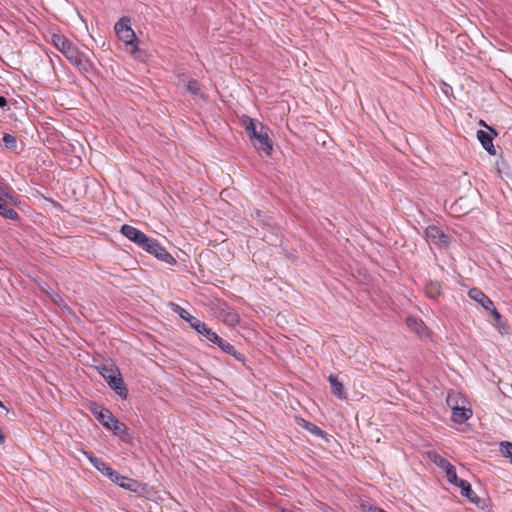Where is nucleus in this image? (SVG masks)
I'll return each mask as SVG.
<instances>
[{"label": "nucleus", "mask_w": 512, "mask_h": 512, "mask_svg": "<svg viewBox=\"0 0 512 512\" xmlns=\"http://www.w3.org/2000/svg\"><path fill=\"white\" fill-rule=\"evenodd\" d=\"M115 32L118 38L127 45H132L134 41H137L135 32L130 26V19L128 17H122L115 24Z\"/></svg>", "instance_id": "obj_7"}, {"label": "nucleus", "mask_w": 512, "mask_h": 512, "mask_svg": "<svg viewBox=\"0 0 512 512\" xmlns=\"http://www.w3.org/2000/svg\"><path fill=\"white\" fill-rule=\"evenodd\" d=\"M243 124L245 125V130L250 140L260 133V131H257L255 120L249 116H243Z\"/></svg>", "instance_id": "obj_20"}, {"label": "nucleus", "mask_w": 512, "mask_h": 512, "mask_svg": "<svg viewBox=\"0 0 512 512\" xmlns=\"http://www.w3.org/2000/svg\"><path fill=\"white\" fill-rule=\"evenodd\" d=\"M468 296L481 305L487 312L494 307L493 301L479 288H471L468 291Z\"/></svg>", "instance_id": "obj_13"}, {"label": "nucleus", "mask_w": 512, "mask_h": 512, "mask_svg": "<svg viewBox=\"0 0 512 512\" xmlns=\"http://www.w3.org/2000/svg\"><path fill=\"white\" fill-rule=\"evenodd\" d=\"M84 455L87 457L89 462L94 466V468H99L100 464L103 462L102 459L94 456L93 453L84 452Z\"/></svg>", "instance_id": "obj_30"}, {"label": "nucleus", "mask_w": 512, "mask_h": 512, "mask_svg": "<svg viewBox=\"0 0 512 512\" xmlns=\"http://www.w3.org/2000/svg\"><path fill=\"white\" fill-rule=\"evenodd\" d=\"M143 249L169 265L176 264L175 258L156 239L150 238V242H147Z\"/></svg>", "instance_id": "obj_6"}, {"label": "nucleus", "mask_w": 512, "mask_h": 512, "mask_svg": "<svg viewBox=\"0 0 512 512\" xmlns=\"http://www.w3.org/2000/svg\"><path fill=\"white\" fill-rule=\"evenodd\" d=\"M9 200L12 204H17V199L13 196V189L6 185L0 184V202Z\"/></svg>", "instance_id": "obj_21"}, {"label": "nucleus", "mask_w": 512, "mask_h": 512, "mask_svg": "<svg viewBox=\"0 0 512 512\" xmlns=\"http://www.w3.org/2000/svg\"><path fill=\"white\" fill-rule=\"evenodd\" d=\"M186 88H187V91L192 95L200 96V97L204 96V94L201 91L200 83L195 79L189 80L186 85Z\"/></svg>", "instance_id": "obj_25"}, {"label": "nucleus", "mask_w": 512, "mask_h": 512, "mask_svg": "<svg viewBox=\"0 0 512 512\" xmlns=\"http://www.w3.org/2000/svg\"><path fill=\"white\" fill-rule=\"evenodd\" d=\"M99 374L105 379L109 387L123 399L127 398V388L118 370L113 365H99L95 367Z\"/></svg>", "instance_id": "obj_3"}, {"label": "nucleus", "mask_w": 512, "mask_h": 512, "mask_svg": "<svg viewBox=\"0 0 512 512\" xmlns=\"http://www.w3.org/2000/svg\"><path fill=\"white\" fill-rule=\"evenodd\" d=\"M260 133L251 139L253 146L263 155L270 156L273 150L272 142L267 134V132H263L266 127L260 124Z\"/></svg>", "instance_id": "obj_9"}, {"label": "nucleus", "mask_w": 512, "mask_h": 512, "mask_svg": "<svg viewBox=\"0 0 512 512\" xmlns=\"http://www.w3.org/2000/svg\"><path fill=\"white\" fill-rule=\"evenodd\" d=\"M0 215L9 220H18L20 217L18 212L8 207L4 201L0 202Z\"/></svg>", "instance_id": "obj_22"}, {"label": "nucleus", "mask_w": 512, "mask_h": 512, "mask_svg": "<svg viewBox=\"0 0 512 512\" xmlns=\"http://www.w3.org/2000/svg\"><path fill=\"white\" fill-rule=\"evenodd\" d=\"M173 311H175L176 313L179 314V316L185 320L186 322L189 323L190 327L192 329H194L197 333L201 334V332L205 329V327L207 326L204 322H202L201 320H199L198 318L192 316L189 314V312H187L185 309H183L182 307H180L179 305L175 304V303H171L170 304Z\"/></svg>", "instance_id": "obj_11"}, {"label": "nucleus", "mask_w": 512, "mask_h": 512, "mask_svg": "<svg viewBox=\"0 0 512 512\" xmlns=\"http://www.w3.org/2000/svg\"><path fill=\"white\" fill-rule=\"evenodd\" d=\"M120 232L123 236H125L127 239L134 242L141 248H144L147 242H150V238L145 233L131 225H122Z\"/></svg>", "instance_id": "obj_8"}, {"label": "nucleus", "mask_w": 512, "mask_h": 512, "mask_svg": "<svg viewBox=\"0 0 512 512\" xmlns=\"http://www.w3.org/2000/svg\"><path fill=\"white\" fill-rule=\"evenodd\" d=\"M2 145L10 151H16L18 146L17 139L12 134L4 133L2 138Z\"/></svg>", "instance_id": "obj_24"}, {"label": "nucleus", "mask_w": 512, "mask_h": 512, "mask_svg": "<svg viewBox=\"0 0 512 512\" xmlns=\"http://www.w3.org/2000/svg\"><path fill=\"white\" fill-rule=\"evenodd\" d=\"M472 416V411L464 407H452V419L456 423H464Z\"/></svg>", "instance_id": "obj_17"}, {"label": "nucleus", "mask_w": 512, "mask_h": 512, "mask_svg": "<svg viewBox=\"0 0 512 512\" xmlns=\"http://www.w3.org/2000/svg\"><path fill=\"white\" fill-rule=\"evenodd\" d=\"M302 422L303 423L301 424V426L304 429H306L307 431H309L310 433H312L313 435H315L317 437H321V438H324L326 436L325 431H323L320 427H318L314 423L306 421L304 419H302Z\"/></svg>", "instance_id": "obj_23"}, {"label": "nucleus", "mask_w": 512, "mask_h": 512, "mask_svg": "<svg viewBox=\"0 0 512 512\" xmlns=\"http://www.w3.org/2000/svg\"><path fill=\"white\" fill-rule=\"evenodd\" d=\"M451 401H452L451 396H448V399H447V403H448V405H451Z\"/></svg>", "instance_id": "obj_36"}, {"label": "nucleus", "mask_w": 512, "mask_h": 512, "mask_svg": "<svg viewBox=\"0 0 512 512\" xmlns=\"http://www.w3.org/2000/svg\"><path fill=\"white\" fill-rule=\"evenodd\" d=\"M510 460H511V463H512V457L510 458Z\"/></svg>", "instance_id": "obj_38"}, {"label": "nucleus", "mask_w": 512, "mask_h": 512, "mask_svg": "<svg viewBox=\"0 0 512 512\" xmlns=\"http://www.w3.org/2000/svg\"><path fill=\"white\" fill-rule=\"evenodd\" d=\"M51 42L81 74L87 76L93 72L94 64L88 54L81 51L66 36L52 34Z\"/></svg>", "instance_id": "obj_1"}, {"label": "nucleus", "mask_w": 512, "mask_h": 512, "mask_svg": "<svg viewBox=\"0 0 512 512\" xmlns=\"http://www.w3.org/2000/svg\"><path fill=\"white\" fill-rule=\"evenodd\" d=\"M281 512H296V511L291 510V509L282 508Z\"/></svg>", "instance_id": "obj_35"}, {"label": "nucleus", "mask_w": 512, "mask_h": 512, "mask_svg": "<svg viewBox=\"0 0 512 512\" xmlns=\"http://www.w3.org/2000/svg\"><path fill=\"white\" fill-rule=\"evenodd\" d=\"M88 410L104 427L111 430L121 440L128 441L131 438L128 426L120 422L109 409L96 402H90Z\"/></svg>", "instance_id": "obj_2"}, {"label": "nucleus", "mask_w": 512, "mask_h": 512, "mask_svg": "<svg viewBox=\"0 0 512 512\" xmlns=\"http://www.w3.org/2000/svg\"><path fill=\"white\" fill-rule=\"evenodd\" d=\"M424 235L426 241L430 245H434L438 248H447L450 244L449 236L445 234L438 226H428L424 231Z\"/></svg>", "instance_id": "obj_5"}, {"label": "nucleus", "mask_w": 512, "mask_h": 512, "mask_svg": "<svg viewBox=\"0 0 512 512\" xmlns=\"http://www.w3.org/2000/svg\"><path fill=\"white\" fill-rule=\"evenodd\" d=\"M487 129L489 130V132H490L489 134H490V135H491V134H493L494 136H497V135H498L497 131H496L494 128H492V127H487Z\"/></svg>", "instance_id": "obj_33"}, {"label": "nucleus", "mask_w": 512, "mask_h": 512, "mask_svg": "<svg viewBox=\"0 0 512 512\" xmlns=\"http://www.w3.org/2000/svg\"><path fill=\"white\" fill-rule=\"evenodd\" d=\"M477 139L481 143L482 147L490 154L495 155V148L493 144V138L492 136L484 131V130H478L477 131Z\"/></svg>", "instance_id": "obj_16"}, {"label": "nucleus", "mask_w": 512, "mask_h": 512, "mask_svg": "<svg viewBox=\"0 0 512 512\" xmlns=\"http://www.w3.org/2000/svg\"><path fill=\"white\" fill-rule=\"evenodd\" d=\"M96 469L108 478L112 477L116 471L104 461L100 464L99 468Z\"/></svg>", "instance_id": "obj_28"}, {"label": "nucleus", "mask_w": 512, "mask_h": 512, "mask_svg": "<svg viewBox=\"0 0 512 512\" xmlns=\"http://www.w3.org/2000/svg\"><path fill=\"white\" fill-rule=\"evenodd\" d=\"M0 407L6 408L1 400H0Z\"/></svg>", "instance_id": "obj_37"}, {"label": "nucleus", "mask_w": 512, "mask_h": 512, "mask_svg": "<svg viewBox=\"0 0 512 512\" xmlns=\"http://www.w3.org/2000/svg\"><path fill=\"white\" fill-rule=\"evenodd\" d=\"M332 394L339 399H346L347 395L342 382H340L336 375L330 374L328 377Z\"/></svg>", "instance_id": "obj_15"}, {"label": "nucleus", "mask_w": 512, "mask_h": 512, "mask_svg": "<svg viewBox=\"0 0 512 512\" xmlns=\"http://www.w3.org/2000/svg\"><path fill=\"white\" fill-rule=\"evenodd\" d=\"M407 325L409 327L414 326L415 330L419 332V327H422L423 323L415 318H408L407 319Z\"/></svg>", "instance_id": "obj_31"}, {"label": "nucleus", "mask_w": 512, "mask_h": 512, "mask_svg": "<svg viewBox=\"0 0 512 512\" xmlns=\"http://www.w3.org/2000/svg\"><path fill=\"white\" fill-rule=\"evenodd\" d=\"M500 451L504 457L510 459L512 457V443L508 441L501 442Z\"/></svg>", "instance_id": "obj_29"}, {"label": "nucleus", "mask_w": 512, "mask_h": 512, "mask_svg": "<svg viewBox=\"0 0 512 512\" xmlns=\"http://www.w3.org/2000/svg\"><path fill=\"white\" fill-rule=\"evenodd\" d=\"M489 315L493 318V326H495L500 333L507 332L508 326L503 319L502 315L497 311L495 307L488 311Z\"/></svg>", "instance_id": "obj_18"}, {"label": "nucleus", "mask_w": 512, "mask_h": 512, "mask_svg": "<svg viewBox=\"0 0 512 512\" xmlns=\"http://www.w3.org/2000/svg\"><path fill=\"white\" fill-rule=\"evenodd\" d=\"M225 323L235 326L240 322V316L235 311H229L224 318Z\"/></svg>", "instance_id": "obj_27"}, {"label": "nucleus", "mask_w": 512, "mask_h": 512, "mask_svg": "<svg viewBox=\"0 0 512 512\" xmlns=\"http://www.w3.org/2000/svg\"><path fill=\"white\" fill-rule=\"evenodd\" d=\"M425 293L432 300H438L441 296V285L438 281H428L425 285Z\"/></svg>", "instance_id": "obj_19"}, {"label": "nucleus", "mask_w": 512, "mask_h": 512, "mask_svg": "<svg viewBox=\"0 0 512 512\" xmlns=\"http://www.w3.org/2000/svg\"><path fill=\"white\" fill-rule=\"evenodd\" d=\"M479 124H480L482 127H485V128L489 127V126L486 124V122H485L484 120H480V121H479Z\"/></svg>", "instance_id": "obj_34"}, {"label": "nucleus", "mask_w": 512, "mask_h": 512, "mask_svg": "<svg viewBox=\"0 0 512 512\" xmlns=\"http://www.w3.org/2000/svg\"><path fill=\"white\" fill-rule=\"evenodd\" d=\"M203 337H205L208 341L211 343L217 345L223 352H225L228 355H231L239 362L245 361V355L238 352L235 347L227 342L226 340L222 339L216 332H214L211 328L208 326L205 327V329L201 332Z\"/></svg>", "instance_id": "obj_4"}, {"label": "nucleus", "mask_w": 512, "mask_h": 512, "mask_svg": "<svg viewBox=\"0 0 512 512\" xmlns=\"http://www.w3.org/2000/svg\"><path fill=\"white\" fill-rule=\"evenodd\" d=\"M429 458L439 468L445 471L447 479L450 483L458 481V476L454 465H452L446 458L442 457L436 452H429Z\"/></svg>", "instance_id": "obj_10"}, {"label": "nucleus", "mask_w": 512, "mask_h": 512, "mask_svg": "<svg viewBox=\"0 0 512 512\" xmlns=\"http://www.w3.org/2000/svg\"><path fill=\"white\" fill-rule=\"evenodd\" d=\"M461 489V495L468 498L472 503H478L479 497L472 490L471 484L467 480L458 478V481L451 482Z\"/></svg>", "instance_id": "obj_14"}, {"label": "nucleus", "mask_w": 512, "mask_h": 512, "mask_svg": "<svg viewBox=\"0 0 512 512\" xmlns=\"http://www.w3.org/2000/svg\"><path fill=\"white\" fill-rule=\"evenodd\" d=\"M113 483L119 485L121 488L138 493L142 485L134 479L120 475L115 471L114 475L109 478Z\"/></svg>", "instance_id": "obj_12"}, {"label": "nucleus", "mask_w": 512, "mask_h": 512, "mask_svg": "<svg viewBox=\"0 0 512 512\" xmlns=\"http://www.w3.org/2000/svg\"><path fill=\"white\" fill-rule=\"evenodd\" d=\"M7 103V99L4 96H0V108H4Z\"/></svg>", "instance_id": "obj_32"}, {"label": "nucleus", "mask_w": 512, "mask_h": 512, "mask_svg": "<svg viewBox=\"0 0 512 512\" xmlns=\"http://www.w3.org/2000/svg\"><path fill=\"white\" fill-rule=\"evenodd\" d=\"M251 217L256 219L257 223L262 226H270V220L260 210H255Z\"/></svg>", "instance_id": "obj_26"}]
</instances>
